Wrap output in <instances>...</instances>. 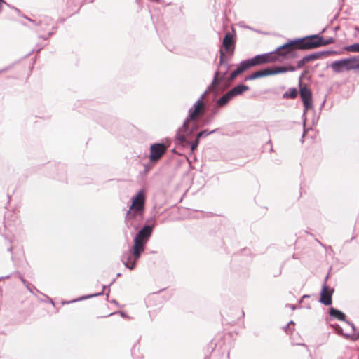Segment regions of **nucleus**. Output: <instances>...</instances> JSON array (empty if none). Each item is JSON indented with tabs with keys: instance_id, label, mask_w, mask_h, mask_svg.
<instances>
[{
	"instance_id": "nucleus-1",
	"label": "nucleus",
	"mask_w": 359,
	"mask_h": 359,
	"mask_svg": "<svg viewBox=\"0 0 359 359\" xmlns=\"http://www.w3.org/2000/svg\"><path fill=\"white\" fill-rule=\"evenodd\" d=\"M154 225L155 222L144 225L134 237L132 248L122 255L121 261L128 269L133 270L135 268L136 262L144 251L146 244L151 236Z\"/></svg>"
},
{
	"instance_id": "nucleus-8",
	"label": "nucleus",
	"mask_w": 359,
	"mask_h": 359,
	"mask_svg": "<svg viewBox=\"0 0 359 359\" xmlns=\"http://www.w3.org/2000/svg\"><path fill=\"white\" fill-rule=\"evenodd\" d=\"M205 102L196 101L189 109V114L184 121V126L185 127L189 122L198 121V118L205 114Z\"/></svg>"
},
{
	"instance_id": "nucleus-43",
	"label": "nucleus",
	"mask_w": 359,
	"mask_h": 359,
	"mask_svg": "<svg viewBox=\"0 0 359 359\" xmlns=\"http://www.w3.org/2000/svg\"><path fill=\"white\" fill-rule=\"evenodd\" d=\"M208 123V121H205L203 125L207 124Z\"/></svg>"
},
{
	"instance_id": "nucleus-22",
	"label": "nucleus",
	"mask_w": 359,
	"mask_h": 359,
	"mask_svg": "<svg viewBox=\"0 0 359 359\" xmlns=\"http://www.w3.org/2000/svg\"><path fill=\"white\" fill-rule=\"evenodd\" d=\"M329 313L332 317H334L339 320L346 321V315L341 311L334 307H330L329 309Z\"/></svg>"
},
{
	"instance_id": "nucleus-31",
	"label": "nucleus",
	"mask_w": 359,
	"mask_h": 359,
	"mask_svg": "<svg viewBox=\"0 0 359 359\" xmlns=\"http://www.w3.org/2000/svg\"><path fill=\"white\" fill-rule=\"evenodd\" d=\"M4 5H6V6H10V5H9L8 3H6V2L5 1V0H0V13H1V11H2V8H3V6H4Z\"/></svg>"
},
{
	"instance_id": "nucleus-39",
	"label": "nucleus",
	"mask_w": 359,
	"mask_h": 359,
	"mask_svg": "<svg viewBox=\"0 0 359 359\" xmlns=\"http://www.w3.org/2000/svg\"><path fill=\"white\" fill-rule=\"evenodd\" d=\"M53 33H54V32H49L48 33V35H47V36H48V37H50V36H52V35L53 34Z\"/></svg>"
},
{
	"instance_id": "nucleus-19",
	"label": "nucleus",
	"mask_w": 359,
	"mask_h": 359,
	"mask_svg": "<svg viewBox=\"0 0 359 359\" xmlns=\"http://www.w3.org/2000/svg\"><path fill=\"white\" fill-rule=\"evenodd\" d=\"M249 90V87L244 84H238L229 90V93L231 96L232 98H234L236 96L242 95L245 91Z\"/></svg>"
},
{
	"instance_id": "nucleus-40",
	"label": "nucleus",
	"mask_w": 359,
	"mask_h": 359,
	"mask_svg": "<svg viewBox=\"0 0 359 359\" xmlns=\"http://www.w3.org/2000/svg\"><path fill=\"white\" fill-rule=\"evenodd\" d=\"M14 9H15L16 11H18V13L20 12V10H19V9H18V8H14Z\"/></svg>"
},
{
	"instance_id": "nucleus-5",
	"label": "nucleus",
	"mask_w": 359,
	"mask_h": 359,
	"mask_svg": "<svg viewBox=\"0 0 359 359\" xmlns=\"http://www.w3.org/2000/svg\"><path fill=\"white\" fill-rule=\"evenodd\" d=\"M330 67L336 73H340L344 70L350 71L352 69H359L358 55L339 60H335L331 63Z\"/></svg>"
},
{
	"instance_id": "nucleus-23",
	"label": "nucleus",
	"mask_w": 359,
	"mask_h": 359,
	"mask_svg": "<svg viewBox=\"0 0 359 359\" xmlns=\"http://www.w3.org/2000/svg\"><path fill=\"white\" fill-rule=\"evenodd\" d=\"M334 328H335L336 332L338 334L343 336L346 339H353L354 341H355V340L359 339V332L357 334H351L344 333L342 327H340L338 325H336L334 327Z\"/></svg>"
},
{
	"instance_id": "nucleus-38",
	"label": "nucleus",
	"mask_w": 359,
	"mask_h": 359,
	"mask_svg": "<svg viewBox=\"0 0 359 359\" xmlns=\"http://www.w3.org/2000/svg\"><path fill=\"white\" fill-rule=\"evenodd\" d=\"M288 306L292 309V310H294L296 309V306L294 304H288Z\"/></svg>"
},
{
	"instance_id": "nucleus-14",
	"label": "nucleus",
	"mask_w": 359,
	"mask_h": 359,
	"mask_svg": "<svg viewBox=\"0 0 359 359\" xmlns=\"http://www.w3.org/2000/svg\"><path fill=\"white\" fill-rule=\"evenodd\" d=\"M25 19L32 22L35 26H38L39 28L37 32L46 31L47 27L50 26L52 19L48 16H43L39 20H32L27 16H24Z\"/></svg>"
},
{
	"instance_id": "nucleus-9",
	"label": "nucleus",
	"mask_w": 359,
	"mask_h": 359,
	"mask_svg": "<svg viewBox=\"0 0 359 359\" xmlns=\"http://www.w3.org/2000/svg\"><path fill=\"white\" fill-rule=\"evenodd\" d=\"M227 73V70L224 72H221L219 71H216L214 74V77L212 83L208 87V89L201 95V97L198 99L197 101H201V102H204L203 100L205 99L207 94L210 92H217L220 83L225 80L226 75Z\"/></svg>"
},
{
	"instance_id": "nucleus-15",
	"label": "nucleus",
	"mask_w": 359,
	"mask_h": 359,
	"mask_svg": "<svg viewBox=\"0 0 359 359\" xmlns=\"http://www.w3.org/2000/svg\"><path fill=\"white\" fill-rule=\"evenodd\" d=\"M142 214H143V212H136L135 209H134V208H132V206H130L126 213V218H125V222H126L127 226L128 228H130V226H133V220L138 216L142 217Z\"/></svg>"
},
{
	"instance_id": "nucleus-20",
	"label": "nucleus",
	"mask_w": 359,
	"mask_h": 359,
	"mask_svg": "<svg viewBox=\"0 0 359 359\" xmlns=\"http://www.w3.org/2000/svg\"><path fill=\"white\" fill-rule=\"evenodd\" d=\"M267 76H269V73H268L267 68H264V69H260V70L253 72L252 74H251L250 75L247 76L245 79V81L255 80V79Z\"/></svg>"
},
{
	"instance_id": "nucleus-41",
	"label": "nucleus",
	"mask_w": 359,
	"mask_h": 359,
	"mask_svg": "<svg viewBox=\"0 0 359 359\" xmlns=\"http://www.w3.org/2000/svg\"><path fill=\"white\" fill-rule=\"evenodd\" d=\"M5 70H6V69H2V70H0V74H1V72H4Z\"/></svg>"
},
{
	"instance_id": "nucleus-26",
	"label": "nucleus",
	"mask_w": 359,
	"mask_h": 359,
	"mask_svg": "<svg viewBox=\"0 0 359 359\" xmlns=\"http://www.w3.org/2000/svg\"><path fill=\"white\" fill-rule=\"evenodd\" d=\"M345 48L348 51L359 53V43H353L350 46H348Z\"/></svg>"
},
{
	"instance_id": "nucleus-42",
	"label": "nucleus",
	"mask_w": 359,
	"mask_h": 359,
	"mask_svg": "<svg viewBox=\"0 0 359 359\" xmlns=\"http://www.w3.org/2000/svg\"><path fill=\"white\" fill-rule=\"evenodd\" d=\"M112 302L114 303V304H117V302L116 300H114V299L112 301Z\"/></svg>"
},
{
	"instance_id": "nucleus-36",
	"label": "nucleus",
	"mask_w": 359,
	"mask_h": 359,
	"mask_svg": "<svg viewBox=\"0 0 359 359\" xmlns=\"http://www.w3.org/2000/svg\"><path fill=\"white\" fill-rule=\"evenodd\" d=\"M39 37L41 39H43L44 40H47L49 38L48 36H42V35H39Z\"/></svg>"
},
{
	"instance_id": "nucleus-21",
	"label": "nucleus",
	"mask_w": 359,
	"mask_h": 359,
	"mask_svg": "<svg viewBox=\"0 0 359 359\" xmlns=\"http://www.w3.org/2000/svg\"><path fill=\"white\" fill-rule=\"evenodd\" d=\"M233 98L229 92H227L216 101V106L219 107H224Z\"/></svg>"
},
{
	"instance_id": "nucleus-28",
	"label": "nucleus",
	"mask_w": 359,
	"mask_h": 359,
	"mask_svg": "<svg viewBox=\"0 0 359 359\" xmlns=\"http://www.w3.org/2000/svg\"><path fill=\"white\" fill-rule=\"evenodd\" d=\"M334 42H335V39L332 37H330L327 39H324V38L323 37L321 43H322V46H327L329 44L334 43Z\"/></svg>"
},
{
	"instance_id": "nucleus-18",
	"label": "nucleus",
	"mask_w": 359,
	"mask_h": 359,
	"mask_svg": "<svg viewBox=\"0 0 359 359\" xmlns=\"http://www.w3.org/2000/svg\"><path fill=\"white\" fill-rule=\"evenodd\" d=\"M268 73H269V76L275 75L278 74L285 73L288 71L294 72L296 71V67L292 65H290L288 67H283V66H277L273 67H267Z\"/></svg>"
},
{
	"instance_id": "nucleus-7",
	"label": "nucleus",
	"mask_w": 359,
	"mask_h": 359,
	"mask_svg": "<svg viewBox=\"0 0 359 359\" xmlns=\"http://www.w3.org/2000/svg\"><path fill=\"white\" fill-rule=\"evenodd\" d=\"M303 74L301 75L299 79V95L302 100L304 110L303 112V116H305L308 110L312 108V93L311 90L306 86H302Z\"/></svg>"
},
{
	"instance_id": "nucleus-34",
	"label": "nucleus",
	"mask_w": 359,
	"mask_h": 359,
	"mask_svg": "<svg viewBox=\"0 0 359 359\" xmlns=\"http://www.w3.org/2000/svg\"><path fill=\"white\" fill-rule=\"evenodd\" d=\"M20 278L21 281L22 282V283L24 284V285L28 284V282L24 278L20 276Z\"/></svg>"
},
{
	"instance_id": "nucleus-6",
	"label": "nucleus",
	"mask_w": 359,
	"mask_h": 359,
	"mask_svg": "<svg viewBox=\"0 0 359 359\" xmlns=\"http://www.w3.org/2000/svg\"><path fill=\"white\" fill-rule=\"evenodd\" d=\"M199 128V125L196 121L189 122L184 127V123L182 127L178 130L176 134V139L179 144H187L188 140L187 138L190 137L194 131Z\"/></svg>"
},
{
	"instance_id": "nucleus-3",
	"label": "nucleus",
	"mask_w": 359,
	"mask_h": 359,
	"mask_svg": "<svg viewBox=\"0 0 359 359\" xmlns=\"http://www.w3.org/2000/svg\"><path fill=\"white\" fill-rule=\"evenodd\" d=\"M292 40H290L287 43L276 48L274 51L270 53L271 57H276L278 60L276 61H283L297 57V50H299L297 43H292Z\"/></svg>"
},
{
	"instance_id": "nucleus-32",
	"label": "nucleus",
	"mask_w": 359,
	"mask_h": 359,
	"mask_svg": "<svg viewBox=\"0 0 359 359\" xmlns=\"http://www.w3.org/2000/svg\"><path fill=\"white\" fill-rule=\"evenodd\" d=\"M218 108H219V107H217L216 105L213 107L212 110V113L213 115H215L217 114L218 112Z\"/></svg>"
},
{
	"instance_id": "nucleus-2",
	"label": "nucleus",
	"mask_w": 359,
	"mask_h": 359,
	"mask_svg": "<svg viewBox=\"0 0 359 359\" xmlns=\"http://www.w3.org/2000/svg\"><path fill=\"white\" fill-rule=\"evenodd\" d=\"M276 60H278V58L276 57H271L270 53L257 55L252 58L241 62L237 68L231 73L237 77L243 72L252 67L268 62H275Z\"/></svg>"
},
{
	"instance_id": "nucleus-37",
	"label": "nucleus",
	"mask_w": 359,
	"mask_h": 359,
	"mask_svg": "<svg viewBox=\"0 0 359 359\" xmlns=\"http://www.w3.org/2000/svg\"><path fill=\"white\" fill-rule=\"evenodd\" d=\"M27 287V289L30 292H33L32 290H31V288L29 287V283H28V284L27 285H25Z\"/></svg>"
},
{
	"instance_id": "nucleus-4",
	"label": "nucleus",
	"mask_w": 359,
	"mask_h": 359,
	"mask_svg": "<svg viewBox=\"0 0 359 359\" xmlns=\"http://www.w3.org/2000/svg\"><path fill=\"white\" fill-rule=\"evenodd\" d=\"M323 36L320 34L309 35L302 38L292 39V43H297L299 50H307L322 46Z\"/></svg>"
},
{
	"instance_id": "nucleus-17",
	"label": "nucleus",
	"mask_w": 359,
	"mask_h": 359,
	"mask_svg": "<svg viewBox=\"0 0 359 359\" xmlns=\"http://www.w3.org/2000/svg\"><path fill=\"white\" fill-rule=\"evenodd\" d=\"M335 51H318L316 53H313L311 54L305 55L304 57L306 63H308L311 61H313L316 60H318L319 58L323 57H327L330 55L332 53H335Z\"/></svg>"
},
{
	"instance_id": "nucleus-16",
	"label": "nucleus",
	"mask_w": 359,
	"mask_h": 359,
	"mask_svg": "<svg viewBox=\"0 0 359 359\" xmlns=\"http://www.w3.org/2000/svg\"><path fill=\"white\" fill-rule=\"evenodd\" d=\"M222 45L227 53H233L235 41L233 39V35L231 33L228 32L225 34L223 39Z\"/></svg>"
},
{
	"instance_id": "nucleus-35",
	"label": "nucleus",
	"mask_w": 359,
	"mask_h": 359,
	"mask_svg": "<svg viewBox=\"0 0 359 359\" xmlns=\"http://www.w3.org/2000/svg\"><path fill=\"white\" fill-rule=\"evenodd\" d=\"M290 325H294V321L290 320L288 324L284 327V329L286 330V329Z\"/></svg>"
},
{
	"instance_id": "nucleus-13",
	"label": "nucleus",
	"mask_w": 359,
	"mask_h": 359,
	"mask_svg": "<svg viewBox=\"0 0 359 359\" xmlns=\"http://www.w3.org/2000/svg\"><path fill=\"white\" fill-rule=\"evenodd\" d=\"M216 130H217V129L212 130L211 131L208 130V129H205L202 131H200V132L197 133V134L196 135V137H195L194 140H193V141L189 140V142H187L186 145L189 146L191 153H194L199 144L200 139L205 137L208 135L215 133Z\"/></svg>"
},
{
	"instance_id": "nucleus-27",
	"label": "nucleus",
	"mask_w": 359,
	"mask_h": 359,
	"mask_svg": "<svg viewBox=\"0 0 359 359\" xmlns=\"http://www.w3.org/2000/svg\"><path fill=\"white\" fill-rule=\"evenodd\" d=\"M236 78V76L231 73L229 76L228 78H226L225 82H224V87L223 88V90H224L225 88H229L231 85V83Z\"/></svg>"
},
{
	"instance_id": "nucleus-12",
	"label": "nucleus",
	"mask_w": 359,
	"mask_h": 359,
	"mask_svg": "<svg viewBox=\"0 0 359 359\" xmlns=\"http://www.w3.org/2000/svg\"><path fill=\"white\" fill-rule=\"evenodd\" d=\"M145 195L143 190H140L132 198L130 206L135 209L136 212H144V210Z\"/></svg>"
},
{
	"instance_id": "nucleus-24",
	"label": "nucleus",
	"mask_w": 359,
	"mask_h": 359,
	"mask_svg": "<svg viewBox=\"0 0 359 359\" xmlns=\"http://www.w3.org/2000/svg\"><path fill=\"white\" fill-rule=\"evenodd\" d=\"M298 95V90L295 88H289L287 91L283 93V97L284 99H294Z\"/></svg>"
},
{
	"instance_id": "nucleus-29",
	"label": "nucleus",
	"mask_w": 359,
	"mask_h": 359,
	"mask_svg": "<svg viewBox=\"0 0 359 359\" xmlns=\"http://www.w3.org/2000/svg\"><path fill=\"white\" fill-rule=\"evenodd\" d=\"M225 62V54L222 51V50H220L219 51V65H223Z\"/></svg>"
},
{
	"instance_id": "nucleus-33",
	"label": "nucleus",
	"mask_w": 359,
	"mask_h": 359,
	"mask_svg": "<svg viewBox=\"0 0 359 359\" xmlns=\"http://www.w3.org/2000/svg\"><path fill=\"white\" fill-rule=\"evenodd\" d=\"M346 322L347 323V324H348L351 327L353 331L355 330V326L354 325L353 323H351L349 321H346Z\"/></svg>"
},
{
	"instance_id": "nucleus-25",
	"label": "nucleus",
	"mask_w": 359,
	"mask_h": 359,
	"mask_svg": "<svg viewBox=\"0 0 359 359\" xmlns=\"http://www.w3.org/2000/svg\"><path fill=\"white\" fill-rule=\"evenodd\" d=\"M107 287H109V286L103 285L102 291L100 292L93 294H88V295L83 296V297H81L79 299L72 300L70 302H77V301H81V300L87 299H89V298H92V297H94L101 296V295L103 294L104 291V290Z\"/></svg>"
},
{
	"instance_id": "nucleus-10",
	"label": "nucleus",
	"mask_w": 359,
	"mask_h": 359,
	"mask_svg": "<svg viewBox=\"0 0 359 359\" xmlns=\"http://www.w3.org/2000/svg\"><path fill=\"white\" fill-rule=\"evenodd\" d=\"M167 146L163 143H155L150 147L149 160L151 163H156L165 154Z\"/></svg>"
},
{
	"instance_id": "nucleus-30",
	"label": "nucleus",
	"mask_w": 359,
	"mask_h": 359,
	"mask_svg": "<svg viewBox=\"0 0 359 359\" xmlns=\"http://www.w3.org/2000/svg\"><path fill=\"white\" fill-rule=\"evenodd\" d=\"M305 64H306V63L304 57H302L300 60H299L297 62V66L295 67H296V70L297 69H301L302 67H303Z\"/></svg>"
},
{
	"instance_id": "nucleus-11",
	"label": "nucleus",
	"mask_w": 359,
	"mask_h": 359,
	"mask_svg": "<svg viewBox=\"0 0 359 359\" xmlns=\"http://www.w3.org/2000/svg\"><path fill=\"white\" fill-rule=\"evenodd\" d=\"M327 278V276L325 278V283L320 292V297L319 302L324 305L330 306L332 303V293L334 292V289L329 288L326 285V280Z\"/></svg>"
}]
</instances>
